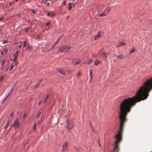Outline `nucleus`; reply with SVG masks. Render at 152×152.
<instances>
[{"instance_id":"f3484780","label":"nucleus","mask_w":152,"mask_h":152,"mask_svg":"<svg viewBox=\"0 0 152 152\" xmlns=\"http://www.w3.org/2000/svg\"><path fill=\"white\" fill-rule=\"evenodd\" d=\"M57 45L56 44V43H55L50 48V50H53L54 48Z\"/></svg>"},{"instance_id":"a211bd4d","label":"nucleus","mask_w":152,"mask_h":152,"mask_svg":"<svg viewBox=\"0 0 152 152\" xmlns=\"http://www.w3.org/2000/svg\"><path fill=\"white\" fill-rule=\"evenodd\" d=\"M41 81L38 82V83L35 86L34 88H38L39 87V85L40 84V83L41 82Z\"/></svg>"},{"instance_id":"2f4dec72","label":"nucleus","mask_w":152,"mask_h":152,"mask_svg":"<svg viewBox=\"0 0 152 152\" xmlns=\"http://www.w3.org/2000/svg\"><path fill=\"white\" fill-rule=\"evenodd\" d=\"M124 44L123 43H121L119 45H118L117 47H118L121 45H124Z\"/></svg>"},{"instance_id":"ea45409f","label":"nucleus","mask_w":152,"mask_h":152,"mask_svg":"<svg viewBox=\"0 0 152 152\" xmlns=\"http://www.w3.org/2000/svg\"><path fill=\"white\" fill-rule=\"evenodd\" d=\"M13 115V113H11L10 114V116L11 117H12V116Z\"/></svg>"},{"instance_id":"bb28decb","label":"nucleus","mask_w":152,"mask_h":152,"mask_svg":"<svg viewBox=\"0 0 152 152\" xmlns=\"http://www.w3.org/2000/svg\"><path fill=\"white\" fill-rule=\"evenodd\" d=\"M14 67V65L13 64L10 68V71L11 70L13 69Z\"/></svg>"},{"instance_id":"603ef678","label":"nucleus","mask_w":152,"mask_h":152,"mask_svg":"<svg viewBox=\"0 0 152 152\" xmlns=\"http://www.w3.org/2000/svg\"><path fill=\"white\" fill-rule=\"evenodd\" d=\"M46 4L47 5H49L50 4V3H47Z\"/></svg>"},{"instance_id":"20e7f679","label":"nucleus","mask_w":152,"mask_h":152,"mask_svg":"<svg viewBox=\"0 0 152 152\" xmlns=\"http://www.w3.org/2000/svg\"><path fill=\"white\" fill-rule=\"evenodd\" d=\"M68 145V142H66L65 143H64L62 147L63 148V151H64L65 150H66L67 148Z\"/></svg>"},{"instance_id":"58836bf2","label":"nucleus","mask_w":152,"mask_h":152,"mask_svg":"<svg viewBox=\"0 0 152 152\" xmlns=\"http://www.w3.org/2000/svg\"><path fill=\"white\" fill-rule=\"evenodd\" d=\"M32 12L34 14H35L36 13V11L34 10H32Z\"/></svg>"},{"instance_id":"5fc2aeb1","label":"nucleus","mask_w":152,"mask_h":152,"mask_svg":"<svg viewBox=\"0 0 152 152\" xmlns=\"http://www.w3.org/2000/svg\"><path fill=\"white\" fill-rule=\"evenodd\" d=\"M28 28H26V32H27V31H28Z\"/></svg>"},{"instance_id":"b1692460","label":"nucleus","mask_w":152,"mask_h":152,"mask_svg":"<svg viewBox=\"0 0 152 152\" xmlns=\"http://www.w3.org/2000/svg\"><path fill=\"white\" fill-rule=\"evenodd\" d=\"M4 79V77L3 76H1V77L0 78V81H2Z\"/></svg>"},{"instance_id":"cd10ccee","label":"nucleus","mask_w":152,"mask_h":152,"mask_svg":"<svg viewBox=\"0 0 152 152\" xmlns=\"http://www.w3.org/2000/svg\"><path fill=\"white\" fill-rule=\"evenodd\" d=\"M26 45V42L25 41L23 44V47H25Z\"/></svg>"},{"instance_id":"412c9836","label":"nucleus","mask_w":152,"mask_h":152,"mask_svg":"<svg viewBox=\"0 0 152 152\" xmlns=\"http://www.w3.org/2000/svg\"><path fill=\"white\" fill-rule=\"evenodd\" d=\"M41 113L40 112H39V113L37 115L36 118H39L40 117V116L41 115Z\"/></svg>"},{"instance_id":"37998d69","label":"nucleus","mask_w":152,"mask_h":152,"mask_svg":"<svg viewBox=\"0 0 152 152\" xmlns=\"http://www.w3.org/2000/svg\"><path fill=\"white\" fill-rule=\"evenodd\" d=\"M80 75H81L80 72H78V75H77L78 76H80Z\"/></svg>"},{"instance_id":"c03bdc74","label":"nucleus","mask_w":152,"mask_h":152,"mask_svg":"<svg viewBox=\"0 0 152 152\" xmlns=\"http://www.w3.org/2000/svg\"><path fill=\"white\" fill-rule=\"evenodd\" d=\"M50 24V23H49V22H48L47 23H46V25L47 26H49Z\"/></svg>"},{"instance_id":"8fccbe9b","label":"nucleus","mask_w":152,"mask_h":152,"mask_svg":"<svg viewBox=\"0 0 152 152\" xmlns=\"http://www.w3.org/2000/svg\"><path fill=\"white\" fill-rule=\"evenodd\" d=\"M69 18V16H67L66 18V19L67 20Z\"/></svg>"},{"instance_id":"ddd939ff","label":"nucleus","mask_w":152,"mask_h":152,"mask_svg":"<svg viewBox=\"0 0 152 152\" xmlns=\"http://www.w3.org/2000/svg\"><path fill=\"white\" fill-rule=\"evenodd\" d=\"M100 37V34L99 33V32H98V34L96 35L95 37L94 40H95L96 39H98V38H99Z\"/></svg>"},{"instance_id":"dca6fc26","label":"nucleus","mask_w":152,"mask_h":152,"mask_svg":"<svg viewBox=\"0 0 152 152\" xmlns=\"http://www.w3.org/2000/svg\"><path fill=\"white\" fill-rule=\"evenodd\" d=\"M67 126H66V127L68 129H71L72 128V125H71L70 126H69V123L68 122L67 120Z\"/></svg>"},{"instance_id":"4d7b16f0","label":"nucleus","mask_w":152,"mask_h":152,"mask_svg":"<svg viewBox=\"0 0 152 152\" xmlns=\"http://www.w3.org/2000/svg\"><path fill=\"white\" fill-rule=\"evenodd\" d=\"M91 128H92V131H94V130H93V128H92V127H91Z\"/></svg>"},{"instance_id":"6e6552de","label":"nucleus","mask_w":152,"mask_h":152,"mask_svg":"<svg viewBox=\"0 0 152 152\" xmlns=\"http://www.w3.org/2000/svg\"><path fill=\"white\" fill-rule=\"evenodd\" d=\"M63 35L62 34V35H61L60 37H59L56 40V42H55V43H56V44L57 45H58V43H59V42L60 40V39L63 37Z\"/></svg>"},{"instance_id":"4be33fe9","label":"nucleus","mask_w":152,"mask_h":152,"mask_svg":"<svg viewBox=\"0 0 152 152\" xmlns=\"http://www.w3.org/2000/svg\"><path fill=\"white\" fill-rule=\"evenodd\" d=\"M8 98V97H7V96H6L5 98H4V100H3V101H2V102L3 103L4 102H5V101Z\"/></svg>"},{"instance_id":"9b49d317","label":"nucleus","mask_w":152,"mask_h":152,"mask_svg":"<svg viewBox=\"0 0 152 152\" xmlns=\"http://www.w3.org/2000/svg\"><path fill=\"white\" fill-rule=\"evenodd\" d=\"M110 9L111 7H107L106 8L104 11L107 14L110 12Z\"/></svg>"},{"instance_id":"39448f33","label":"nucleus","mask_w":152,"mask_h":152,"mask_svg":"<svg viewBox=\"0 0 152 152\" xmlns=\"http://www.w3.org/2000/svg\"><path fill=\"white\" fill-rule=\"evenodd\" d=\"M108 54L107 53H106L104 52L102 53L101 54V56L103 57V59L105 61L106 60L107 55H108Z\"/></svg>"},{"instance_id":"423d86ee","label":"nucleus","mask_w":152,"mask_h":152,"mask_svg":"<svg viewBox=\"0 0 152 152\" xmlns=\"http://www.w3.org/2000/svg\"><path fill=\"white\" fill-rule=\"evenodd\" d=\"M19 51L18 50H17L16 52L14 54V58L13 61H15V60H16L17 57L18 56V53Z\"/></svg>"},{"instance_id":"0eeeda50","label":"nucleus","mask_w":152,"mask_h":152,"mask_svg":"<svg viewBox=\"0 0 152 152\" xmlns=\"http://www.w3.org/2000/svg\"><path fill=\"white\" fill-rule=\"evenodd\" d=\"M72 62L73 63L75 64V65H76V64H78L79 62H80V60L78 59H72Z\"/></svg>"},{"instance_id":"a878e982","label":"nucleus","mask_w":152,"mask_h":152,"mask_svg":"<svg viewBox=\"0 0 152 152\" xmlns=\"http://www.w3.org/2000/svg\"><path fill=\"white\" fill-rule=\"evenodd\" d=\"M5 63V61L4 60H2L1 61V65L2 66Z\"/></svg>"},{"instance_id":"9d476101","label":"nucleus","mask_w":152,"mask_h":152,"mask_svg":"<svg viewBox=\"0 0 152 152\" xmlns=\"http://www.w3.org/2000/svg\"><path fill=\"white\" fill-rule=\"evenodd\" d=\"M107 14L106 13V12H105V11L104 10L103 12L101 13L99 15V17L105 16Z\"/></svg>"},{"instance_id":"09e8293b","label":"nucleus","mask_w":152,"mask_h":152,"mask_svg":"<svg viewBox=\"0 0 152 152\" xmlns=\"http://www.w3.org/2000/svg\"><path fill=\"white\" fill-rule=\"evenodd\" d=\"M41 101H39V103H38V104L39 105V104H41Z\"/></svg>"},{"instance_id":"393cba45","label":"nucleus","mask_w":152,"mask_h":152,"mask_svg":"<svg viewBox=\"0 0 152 152\" xmlns=\"http://www.w3.org/2000/svg\"><path fill=\"white\" fill-rule=\"evenodd\" d=\"M89 74H90V75L91 79V77H92V75H91L92 70H90Z\"/></svg>"},{"instance_id":"1a4fd4ad","label":"nucleus","mask_w":152,"mask_h":152,"mask_svg":"<svg viewBox=\"0 0 152 152\" xmlns=\"http://www.w3.org/2000/svg\"><path fill=\"white\" fill-rule=\"evenodd\" d=\"M58 71L60 72L61 74L63 75H65V73L64 71L63 70V69H58Z\"/></svg>"},{"instance_id":"3c124183","label":"nucleus","mask_w":152,"mask_h":152,"mask_svg":"<svg viewBox=\"0 0 152 152\" xmlns=\"http://www.w3.org/2000/svg\"><path fill=\"white\" fill-rule=\"evenodd\" d=\"M1 55H3V53L2 52H1Z\"/></svg>"},{"instance_id":"f8f14e48","label":"nucleus","mask_w":152,"mask_h":152,"mask_svg":"<svg viewBox=\"0 0 152 152\" xmlns=\"http://www.w3.org/2000/svg\"><path fill=\"white\" fill-rule=\"evenodd\" d=\"M92 60L91 59H89L88 60V61L86 62L85 63L86 64L89 65L91 63H92Z\"/></svg>"},{"instance_id":"2eb2a0df","label":"nucleus","mask_w":152,"mask_h":152,"mask_svg":"<svg viewBox=\"0 0 152 152\" xmlns=\"http://www.w3.org/2000/svg\"><path fill=\"white\" fill-rule=\"evenodd\" d=\"M10 121H8L6 123V124L4 128H5V129H7V127L9 126L10 124Z\"/></svg>"},{"instance_id":"a19ab883","label":"nucleus","mask_w":152,"mask_h":152,"mask_svg":"<svg viewBox=\"0 0 152 152\" xmlns=\"http://www.w3.org/2000/svg\"><path fill=\"white\" fill-rule=\"evenodd\" d=\"M10 93L11 92H10H10L9 93H8V94L6 96H7L8 97L10 95Z\"/></svg>"},{"instance_id":"79ce46f5","label":"nucleus","mask_w":152,"mask_h":152,"mask_svg":"<svg viewBox=\"0 0 152 152\" xmlns=\"http://www.w3.org/2000/svg\"><path fill=\"white\" fill-rule=\"evenodd\" d=\"M4 19V17H2L1 18H0V21H2Z\"/></svg>"},{"instance_id":"5701e85b","label":"nucleus","mask_w":152,"mask_h":152,"mask_svg":"<svg viewBox=\"0 0 152 152\" xmlns=\"http://www.w3.org/2000/svg\"><path fill=\"white\" fill-rule=\"evenodd\" d=\"M8 48H5L4 50V51L6 53L8 51Z\"/></svg>"},{"instance_id":"72a5a7b5","label":"nucleus","mask_w":152,"mask_h":152,"mask_svg":"<svg viewBox=\"0 0 152 152\" xmlns=\"http://www.w3.org/2000/svg\"><path fill=\"white\" fill-rule=\"evenodd\" d=\"M26 115V113H24L23 115V118H25Z\"/></svg>"},{"instance_id":"473e14b6","label":"nucleus","mask_w":152,"mask_h":152,"mask_svg":"<svg viewBox=\"0 0 152 152\" xmlns=\"http://www.w3.org/2000/svg\"><path fill=\"white\" fill-rule=\"evenodd\" d=\"M55 13H52L51 15V17H53L55 16Z\"/></svg>"},{"instance_id":"6ab92c4d","label":"nucleus","mask_w":152,"mask_h":152,"mask_svg":"<svg viewBox=\"0 0 152 152\" xmlns=\"http://www.w3.org/2000/svg\"><path fill=\"white\" fill-rule=\"evenodd\" d=\"M99 62V60H96L94 62V64L95 65H97Z\"/></svg>"},{"instance_id":"c85d7f7f","label":"nucleus","mask_w":152,"mask_h":152,"mask_svg":"<svg viewBox=\"0 0 152 152\" xmlns=\"http://www.w3.org/2000/svg\"><path fill=\"white\" fill-rule=\"evenodd\" d=\"M36 123H35L34 124V128H33V129L35 130L36 129Z\"/></svg>"},{"instance_id":"4c0bfd02","label":"nucleus","mask_w":152,"mask_h":152,"mask_svg":"<svg viewBox=\"0 0 152 152\" xmlns=\"http://www.w3.org/2000/svg\"><path fill=\"white\" fill-rule=\"evenodd\" d=\"M69 10H71L72 8V6H69Z\"/></svg>"},{"instance_id":"13d9d810","label":"nucleus","mask_w":152,"mask_h":152,"mask_svg":"<svg viewBox=\"0 0 152 152\" xmlns=\"http://www.w3.org/2000/svg\"><path fill=\"white\" fill-rule=\"evenodd\" d=\"M15 1L16 2H17L18 1V0H15Z\"/></svg>"},{"instance_id":"f704fd0d","label":"nucleus","mask_w":152,"mask_h":152,"mask_svg":"<svg viewBox=\"0 0 152 152\" xmlns=\"http://www.w3.org/2000/svg\"><path fill=\"white\" fill-rule=\"evenodd\" d=\"M14 62H15V65H16L18 64V62H17L16 61V60H15V61H14Z\"/></svg>"},{"instance_id":"4468645a","label":"nucleus","mask_w":152,"mask_h":152,"mask_svg":"<svg viewBox=\"0 0 152 152\" xmlns=\"http://www.w3.org/2000/svg\"><path fill=\"white\" fill-rule=\"evenodd\" d=\"M49 95L48 94H47L46 95V97H45V99L44 101V103H46L48 99V98H49Z\"/></svg>"},{"instance_id":"f03ea898","label":"nucleus","mask_w":152,"mask_h":152,"mask_svg":"<svg viewBox=\"0 0 152 152\" xmlns=\"http://www.w3.org/2000/svg\"><path fill=\"white\" fill-rule=\"evenodd\" d=\"M71 48L70 47L67 46H63L61 47L59 49V52H65L68 51V50L71 49Z\"/></svg>"},{"instance_id":"6e6d98bb","label":"nucleus","mask_w":152,"mask_h":152,"mask_svg":"<svg viewBox=\"0 0 152 152\" xmlns=\"http://www.w3.org/2000/svg\"><path fill=\"white\" fill-rule=\"evenodd\" d=\"M9 67H8V68H7V70H8V69H9Z\"/></svg>"},{"instance_id":"bf43d9fd","label":"nucleus","mask_w":152,"mask_h":152,"mask_svg":"<svg viewBox=\"0 0 152 152\" xmlns=\"http://www.w3.org/2000/svg\"><path fill=\"white\" fill-rule=\"evenodd\" d=\"M76 0H73L74 1H75Z\"/></svg>"},{"instance_id":"7c9ffc66","label":"nucleus","mask_w":152,"mask_h":152,"mask_svg":"<svg viewBox=\"0 0 152 152\" xmlns=\"http://www.w3.org/2000/svg\"><path fill=\"white\" fill-rule=\"evenodd\" d=\"M7 42H8L7 40H4L3 41V44H6V43H7Z\"/></svg>"},{"instance_id":"7ed1b4c3","label":"nucleus","mask_w":152,"mask_h":152,"mask_svg":"<svg viewBox=\"0 0 152 152\" xmlns=\"http://www.w3.org/2000/svg\"><path fill=\"white\" fill-rule=\"evenodd\" d=\"M19 124L20 123L19 122V119L18 118H16L14 121V122L12 124V126L14 127L15 126H17V128H18L19 127Z\"/></svg>"},{"instance_id":"aec40b11","label":"nucleus","mask_w":152,"mask_h":152,"mask_svg":"<svg viewBox=\"0 0 152 152\" xmlns=\"http://www.w3.org/2000/svg\"><path fill=\"white\" fill-rule=\"evenodd\" d=\"M116 56L119 58H120L121 59H123V56L122 55L117 56Z\"/></svg>"},{"instance_id":"864d4df0","label":"nucleus","mask_w":152,"mask_h":152,"mask_svg":"<svg viewBox=\"0 0 152 152\" xmlns=\"http://www.w3.org/2000/svg\"><path fill=\"white\" fill-rule=\"evenodd\" d=\"M21 15L20 14L18 16V17H21Z\"/></svg>"},{"instance_id":"e433bc0d","label":"nucleus","mask_w":152,"mask_h":152,"mask_svg":"<svg viewBox=\"0 0 152 152\" xmlns=\"http://www.w3.org/2000/svg\"><path fill=\"white\" fill-rule=\"evenodd\" d=\"M50 12H49L47 14V15L48 16H50Z\"/></svg>"},{"instance_id":"de8ad7c7","label":"nucleus","mask_w":152,"mask_h":152,"mask_svg":"<svg viewBox=\"0 0 152 152\" xmlns=\"http://www.w3.org/2000/svg\"><path fill=\"white\" fill-rule=\"evenodd\" d=\"M134 51V50H131V51H130V53H133Z\"/></svg>"},{"instance_id":"49530a36","label":"nucleus","mask_w":152,"mask_h":152,"mask_svg":"<svg viewBox=\"0 0 152 152\" xmlns=\"http://www.w3.org/2000/svg\"><path fill=\"white\" fill-rule=\"evenodd\" d=\"M12 2H10L9 4V5L10 6H11L12 5Z\"/></svg>"},{"instance_id":"c756f323","label":"nucleus","mask_w":152,"mask_h":152,"mask_svg":"<svg viewBox=\"0 0 152 152\" xmlns=\"http://www.w3.org/2000/svg\"><path fill=\"white\" fill-rule=\"evenodd\" d=\"M15 87V86H13V87H12V88L11 89V90L10 91V92H12L13 90L14 89V88Z\"/></svg>"},{"instance_id":"a18cd8bd","label":"nucleus","mask_w":152,"mask_h":152,"mask_svg":"<svg viewBox=\"0 0 152 152\" xmlns=\"http://www.w3.org/2000/svg\"><path fill=\"white\" fill-rule=\"evenodd\" d=\"M71 5H72V3H69L68 4V5L69 6H71Z\"/></svg>"},{"instance_id":"f257e3e1","label":"nucleus","mask_w":152,"mask_h":152,"mask_svg":"<svg viewBox=\"0 0 152 152\" xmlns=\"http://www.w3.org/2000/svg\"><path fill=\"white\" fill-rule=\"evenodd\" d=\"M148 97H132L125 99L120 105L119 118L120 121L119 130L115 138L116 139L115 142V147L113 152H118L119 148L118 143L121 139L122 133L125 122L127 121V115L130 112L132 108L137 102L146 99Z\"/></svg>"},{"instance_id":"c9c22d12","label":"nucleus","mask_w":152,"mask_h":152,"mask_svg":"<svg viewBox=\"0 0 152 152\" xmlns=\"http://www.w3.org/2000/svg\"><path fill=\"white\" fill-rule=\"evenodd\" d=\"M22 47V45H18V47L19 48H20L21 47Z\"/></svg>"}]
</instances>
